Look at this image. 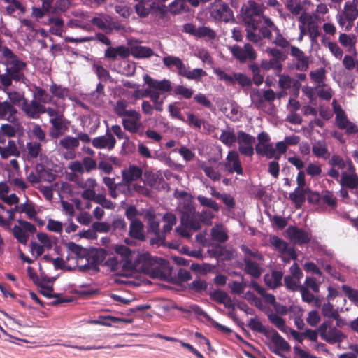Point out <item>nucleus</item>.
I'll list each match as a JSON object with an SVG mask.
<instances>
[{
	"mask_svg": "<svg viewBox=\"0 0 358 358\" xmlns=\"http://www.w3.org/2000/svg\"><path fill=\"white\" fill-rule=\"evenodd\" d=\"M43 1V8L50 13L57 14L63 13L69 8V0H41Z\"/></svg>",
	"mask_w": 358,
	"mask_h": 358,
	"instance_id": "nucleus-15",
	"label": "nucleus"
},
{
	"mask_svg": "<svg viewBox=\"0 0 358 358\" xmlns=\"http://www.w3.org/2000/svg\"><path fill=\"white\" fill-rule=\"evenodd\" d=\"M18 225H15L12 229L14 238L21 244H27L29 234L36 231V227L29 222L17 220Z\"/></svg>",
	"mask_w": 358,
	"mask_h": 358,
	"instance_id": "nucleus-7",
	"label": "nucleus"
},
{
	"mask_svg": "<svg viewBox=\"0 0 358 358\" xmlns=\"http://www.w3.org/2000/svg\"><path fill=\"white\" fill-rule=\"evenodd\" d=\"M68 27H76V28H80L83 30L90 31L92 30V25L89 22V20H80V19H73L71 20L68 24Z\"/></svg>",
	"mask_w": 358,
	"mask_h": 358,
	"instance_id": "nucleus-60",
	"label": "nucleus"
},
{
	"mask_svg": "<svg viewBox=\"0 0 358 358\" xmlns=\"http://www.w3.org/2000/svg\"><path fill=\"white\" fill-rule=\"evenodd\" d=\"M326 72V69L323 67L318 68L310 72V77L311 80L316 84L317 87L324 86Z\"/></svg>",
	"mask_w": 358,
	"mask_h": 358,
	"instance_id": "nucleus-45",
	"label": "nucleus"
},
{
	"mask_svg": "<svg viewBox=\"0 0 358 358\" xmlns=\"http://www.w3.org/2000/svg\"><path fill=\"white\" fill-rule=\"evenodd\" d=\"M211 299L216 302L223 304L226 308H230L233 307L231 299L227 293L221 290H215L210 294Z\"/></svg>",
	"mask_w": 358,
	"mask_h": 358,
	"instance_id": "nucleus-37",
	"label": "nucleus"
},
{
	"mask_svg": "<svg viewBox=\"0 0 358 358\" xmlns=\"http://www.w3.org/2000/svg\"><path fill=\"white\" fill-rule=\"evenodd\" d=\"M162 61L164 65L169 69H171L173 66L176 67L180 76L185 67V64L183 63L182 59L176 56H165L163 57Z\"/></svg>",
	"mask_w": 358,
	"mask_h": 358,
	"instance_id": "nucleus-32",
	"label": "nucleus"
},
{
	"mask_svg": "<svg viewBox=\"0 0 358 358\" xmlns=\"http://www.w3.org/2000/svg\"><path fill=\"white\" fill-rule=\"evenodd\" d=\"M287 233L292 241L299 244L306 243L310 239V235L308 232L295 227H288Z\"/></svg>",
	"mask_w": 358,
	"mask_h": 358,
	"instance_id": "nucleus-21",
	"label": "nucleus"
},
{
	"mask_svg": "<svg viewBox=\"0 0 358 358\" xmlns=\"http://www.w3.org/2000/svg\"><path fill=\"white\" fill-rule=\"evenodd\" d=\"M169 12L173 15H178L189 10L187 3L182 0H174L168 6Z\"/></svg>",
	"mask_w": 358,
	"mask_h": 358,
	"instance_id": "nucleus-51",
	"label": "nucleus"
},
{
	"mask_svg": "<svg viewBox=\"0 0 358 358\" xmlns=\"http://www.w3.org/2000/svg\"><path fill=\"white\" fill-rule=\"evenodd\" d=\"M122 174L123 181L129 184L141 178L142 170L136 166H130L129 168L123 170Z\"/></svg>",
	"mask_w": 358,
	"mask_h": 358,
	"instance_id": "nucleus-31",
	"label": "nucleus"
},
{
	"mask_svg": "<svg viewBox=\"0 0 358 358\" xmlns=\"http://www.w3.org/2000/svg\"><path fill=\"white\" fill-rule=\"evenodd\" d=\"M3 92L7 94L8 97L10 99V103H11L13 106H22V103L24 102V101L27 100L24 98L23 92L17 91H8L6 89H3Z\"/></svg>",
	"mask_w": 358,
	"mask_h": 358,
	"instance_id": "nucleus-53",
	"label": "nucleus"
},
{
	"mask_svg": "<svg viewBox=\"0 0 358 358\" xmlns=\"http://www.w3.org/2000/svg\"><path fill=\"white\" fill-rule=\"evenodd\" d=\"M59 145L63 150H74L79 146L80 143L76 137L67 136L59 141Z\"/></svg>",
	"mask_w": 358,
	"mask_h": 358,
	"instance_id": "nucleus-50",
	"label": "nucleus"
},
{
	"mask_svg": "<svg viewBox=\"0 0 358 358\" xmlns=\"http://www.w3.org/2000/svg\"><path fill=\"white\" fill-rule=\"evenodd\" d=\"M0 64L6 66V71L12 76L13 80L21 82L26 85H29V81L24 72L27 67L26 62L20 59L7 46L0 50Z\"/></svg>",
	"mask_w": 358,
	"mask_h": 358,
	"instance_id": "nucleus-3",
	"label": "nucleus"
},
{
	"mask_svg": "<svg viewBox=\"0 0 358 358\" xmlns=\"http://www.w3.org/2000/svg\"><path fill=\"white\" fill-rule=\"evenodd\" d=\"M224 166L229 173H236L238 175H243L239 155L235 150L228 152Z\"/></svg>",
	"mask_w": 358,
	"mask_h": 358,
	"instance_id": "nucleus-14",
	"label": "nucleus"
},
{
	"mask_svg": "<svg viewBox=\"0 0 358 358\" xmlns=\"http://www.w3.org/2000/svg\"><path fill=\"white\" fill-rule=\"evenodd\" d=\"M27 156L29 159L36 158L41 152V145L37 142H29L26 145Z\"/></svg>",
	"mask_w": 358,
	"mask_h": 358,
	"instance_id": "nucleus-62",
	"label": "nucleus"
},
{
	"mask_svg": "<svg viewBox=\"0 0 358 358\" xmlns=\"http://www.w3.org/2000/svg\"><path fill=\"white\" fill-rule=\"evenodd\" d=\"M278 85L283 90L293 88L294 90L299 91L301 87V83L299 80H296L287 74H278Z\"/></svg>",
	"mask_w": 358,
	"mask_h": 358,
	"instance_id": "nucleus-24",
	"label": "nucleus"
},
{
	"mask_svg": "<svg viewBox=\"0 0 358 358\" xmlns=\"http://www.w3.org/2000/svg\"><path fill=\"white\" fill-rule=\"evenodd\" d=\"M130 52L136 58H146L150 57L153 55V51L151 48L141 45L131 47Z\"/></svg>",
	"mask_w": 358,
	"mask_h": 358,
	"instance_id": "nucleus-47",
	"label": "nucleus"
},
{
	"mask_svg": "<svg viewBox=\"0 0 358 358\" xmlns=\"http://www.w3.org/2000/svg\"><path fill=\"white\" fill-rule=\"evenodd\" d=\"M143 96H146L150 98L151 101L155 105V109L157 111L162 112L163 110V103L164 98H160L159 92L150 87V89H146L145 90V94H143Z\"/></svg>",
	"mask_w": 358,
	"mask_h": 358,
	"instance_id": "nucleus-34",
	"label": "nucleus"
},
{
	"mask_svg": "<svg viewBox=\"0 0 358 358\" xmlns=\"http://www.w3.org/2000/svg\"><path fill=\"white\" fill-rule=\"evenodd\" d=\"M34 99L36 100L41 104H45L50 103L52 100L50 96L46 92V91L40 87H35V91L34 93Z\"/></svg>",
	"mask_w": 358,
	"mask_h": 358,
	"instance_id": "nucleus-55",
	"label": "nucleus"
},
{
	"mask_svg": "<svg viewBox=\"0 0 358 358\" xmlns=\"http://www.w3.org/2000/svg\"><path fill=\"white\" fill-rule=\"evenodd\" d=\"M210 16L215 20L225 22L234 20L233 12L225 3H215L210 8Z\"/></svg>",
	"mask_w": 358,
	"mask_h": 358,
	"instance_id": "nucleus-11",
	"label": "nucleus"
},
{
	"mask_svg": "<svg viewBox=\"0 0 358 358\" xmlns=\"http://www.w3.org/2000/svg\"><path fill=\"white\" fill-rule=\"evenodd\" d=\"M342 12L345 14V17L348 20L349 26H351L354 21L358 17V8L353 3V2H351L350 1H347L345 3Z\"/></svg>",
	"mask_w": 358,
	"mask_h": 358,
	"instance_id": "nucleus-39",
	"label": "nucleus"
},
{
	"mask_svg": "<svg viewBox=\"0 0 358 358\" xmlns=\"http://www.w3.org/2000/svg\"><path fill=\"white\" fill-rule=\"evenodd\" d=\"M199 215H196L192 205H188L187 211L183 212L181 217V224L176 229V232L182 237L189 238L192 231L200 229L198 220Z\"/></svg>",
	"mask_w": 358,
	"mask_h": 358,
	"instance_id": "nucleus-4",
	"label": "nucleus"
},
{
	"mask_svg": "<svg viewBox=\"0 0 358 358\" xmlns=\"http://www.w3.org/2000/svg\"><path fill=\"white\" fill-rule=\"evenodd\" d=\"M242 15L245 21L246 38L258 46L263 45L262 38H271V28L273 22L262 16L263 7L253 0H249L241 8Z\"/></svg>",
	"mask_w": 358,
	"mask_h": 358,
	"instance_id": "nucleus-2",
	"label": "nucleus"
},
{
	"mask_svg": "<svg viewBox=\"0 0 358 358\" xmlns=\"http://www.w3.org/2000/svg\"><path fill=\"white\" fill-rule=\"evenodd\" d=\"M322 313L324 317L329 318H338V312L334 308V306L327 302L324 303L322 308Z\"/></svg>",
	"mask_w": 358,
	"mask_h": 358,
	"instance_id": "nucleus-64",
	"label": "nucleus"
},
{
	"mask_svg": "<svg viewBox=\"0 0 358 358\" xmlns=\"http://www.w3.org/2000/svg\"><path fill=\"white\" fill-rule=\"evenodd\" d=\"M17 110L11 103L7 101H0V119L14 122L16 120Z\"/></svg>",
	"mask_w": 358,
	"mask_h": 358,
	"instance_id": "nucleus-20",
	"label": "nucleus"
},
{
	"mask_svg": "<svg viewBox=\"0 0 358 358\" xmlns=\"http://www.w3.org/2000/svg\"><path fill=\"white\" fill-rule=\"evenodd\" d=\"M237 135L234 129L227 127L222 129L219 140L226 146L231 147L236 141Z\"/></svg>",
	"mask_w": 358,
	"mask_h": 358,
	"instance_id": "nucleus-40",
	"label": "nucleus"
},
{
	"mask_svg": "<svg viewBox=\"0 0 358 358\" xmlns=\"http://www.w3.org/2000/svg\"><path fill=\"white\" fill-rule=\"evenodd\" d=\"M53 179L52 174H50L48 171L43 169V166L40 168L37 166L36 172H31L27 176V180L31 184H37L41 180L50 181Z\"/></svg>",
	"mask_w": 358,
	"mask_h": 358,
	"instance_id": "nucleus-25",
	"label": "nucleus"
},
{
	"mask_svg": "<svg viewBox=\"0 0 358 358\" xmlns=\"http://www.w3.org/2000/svg\"><path fill=\"white\" fill-rule=\"evenodd\" d=\"M89 22L96 25L99 29L105 31L111 29V18L106 15H99L89 20Z\"/></svg>",
	"mask_w": 358,
	"mask_h": 358,
	"instance_id": "nucleus-33",
	"label": "nucleus"
},
{
	"mask_svg": "<svg viewBox=\"0 0 358 358\" xmlns=\"http://www.w3.org/2000/svg\"><path fill=\"white\" fill-rule=\"evenodd\" d=\"M229 50L233 57L238 60L241 63L247 61H254L257 57V54L252 45L250 43H245L243 47L238 45L229 46Z\"/></svg>",
	"mask_w": 358,
	"mask_h": 358,
	"instance_id": "nucleus-9",
	"label": "nucleus"
},
{
	"mask_svg": "<svg viewBox=\"0 0 358 358\" xmlns=\"http://www.w3.org/2000/svg\"><path fill=\"white\" fill-rule=\"evenodd\" d=\"M272 43L282 48L284 50L289 49L290 43L280 33L279 29L274 25L271 28V38H268Z\"/></svg>",
	"mask_w": 358,
	"mask_h": 358,
	"instance_id": "nucleus-27",
	"label": "nucleus"
},
{
	"mask_svg": "<svg viewBox=\"0 0 358 358\" xmlns=\"http://www.w3.org/2000/svg\"><path fill=\"white\" fill-rule=\"evenodd\" d=\"M270 243L280 253L287 255L289 259H294L296 258V253L293 248H289L287 243L276 236H273L270 238Z\"/></svg>",
	"mask_w": 358,
	"mask_h": 358,
	"instance_id": "nucleus-19",
	"label": "nucleus"
},
{
	"mask_svg": "<svg viewBox=\"0 0 358 358\" xmlns=\"http://www.w3.org/2000/svg\"><path fill=\"white\" fill-rule=\"evenodd\" d=\"M50 91L53 96L62 99L67 97L69 94V90L67 87L55 83L50 85Z\"/></svg>",
	"mask_w": 358,
	"mask_h": 358,
	"instance_id": "nucleus-57",
	"label": "nucleus"
},
{
	"mask_svg": "<svg viewBox=\"0 0 358 358\" xmlns=\"http://www.w3.org/2000/svg\"><path fill=\"white\" fill-rule=\"evenodd\" d=\"M21 109L29 117L37 119L41 114L45 113L47 108L36 100L33 99L29 102L27 99L22 103Z\"/></svg>",
	"mask_w": 358,
	"mask_h": 358,
	"instance_id": "nucleus-12",
	"label": "nucleus"
},
{
	"mask_svg": "<svg viewBox=\"0 0 358 358\" xmlns=\"http://www.w3.org/2000/svg\"><path fill=\"white\" fill-rule=\"evenodd\" d=\"M185 122L189 125L192 126L197 129H200L202 125L203 127H206V122L190 112L187 113V120Z\"/></svg>",
	"mask_w": 358,
	"mask_h": 358,
	"instance_id": "nucleus-61",
	"label": "nucleus"
},
{
	"mask_svg": "<svg viewBox=\"0 0 358 358\" xmlns=\"http://www.w3.org/2000/svg\"><path fill=\"white\" fill-rule=\"evenodd\" d=\"M199 167L203 171L206 176L213 181H218L221 178V173L218 169L207 163L203 162L199 164Z\"/></svg>",
	"mask_w": 358,
	"mask_h": 358,
	"instance_id": "nucleus-44",
	"label": "nucleus"
},
{
	"mask_svg": "<svg viewBox=\"0 0 358 358\" xmlns=\"http://www.w3.org/2000/svg\"><path fill=\"white\" fill-rule=\"evenodd\" d=\"M244 262L245 264V271L248 274L255 278H257L261 275L263 270L259 264L249 257L245 258Z\"/></svg>",
	"mask_w": 358,
	"mask_h": 358,
	"instance_id": "nucleus-36",
	"label": "nucleus"
},
{
	"mask_svg": "<svg viewBox=\"0 0 358 358\" xmlns=\"http://www.w3.org/2000/svg\"><path fill=\"white\" fill-rule=\"evenodd\" d=\"M116 140L108 129L106 135L94 138L92 141V145L98 149H108L111 150L114 148Z\"/></svg>",
	"mask_w": 358,
	"mask_h": 358,
	"instance_id": "nucleus-16",
	"label": "nucleus"
},
{
	"mask_svg": "<svg viewBox=\"0 0 358 358\" xmlns=\"http://www.w3.org/2000/svg\"><path fill=\"white\" fill-rule=\"evenodd\" d=\"M211 237L213 240L220 243H223L228 239L226 229L220 224L215 225L212 228Z\"/></svg>",
	"mask_w": 358,
	"mask_h": 358,
	"instance_id": "nucleus-48",
	"label": "nucleus"
},
{
	"mask_svg": "<svg viewBox=\"0 0 358 358\" xmlns=\"http://www.w3.org/2000/svg\"><path fill=\"white\" fill-rule=\"evenodd\" d=\"M317 15H310L308 13H303L300 15L299 20L300 23L303 24L308 31L319 27L317 22Z\"/></svg>",
	"mask_w": 358,
	"mask_h": 358,
	"instance_id": "nucleus-43",
	"label": "nucleus"
},
{
	"mask_svg": "<svg viewBox=\"0 0 358 358\" xmlns=\"http://www.w3.org/2000/svg\"><path fill=\"white\" fill-rule=\"evenodd\" d=\"M248 327L252 331L258 332V333H261V334H264L265 336L271 331V329L266 328L257 318H250L248 322Z\"/></svg>",
	"mask_w": 358,
	"mask_h": 358,
	"instance_id": "nucleus-54",
	"label": "nucleus"
},
{
	"mask_svg": "<svg viewBox=\"0 0 358 358\" xmlns=\"http://www.w3.org/2000/svg\"><path fill=\"white\" fill-rule=\"evenodd\" d=\"M129 235L135 238L143 240V224L139 220H133L129 226Z\"/></svg>",
	"mask_w": 358,
	"mask_h": 358,
	"instance_id": "nucleus-41",
	"label": "nucleus"
},
{
	"mask_svg": "<svg viewBox=\"0 0 358 358\" xmlns=\"http://www.w3.org/2000/svg\"><path fill=\"white\" fill-rule=\"evenodd\" d=\"M206 75V72L202 69L196 68L190 70L189 67L185 66L180 76L186 78L188 80L199 81Z\"/></svg>",
	"mask_w": 358,
	"mask_h": 358,
	"instance_id": "nucleus-42",
	"label": "nucleus"
},
{
	"mask_svg": "<svg viewBox=\"0 0 358 358\" xmlns=\"http://www.w3.org/2000/svg\"><path fill=\"white\" fill-rule=\"evenodd\" d=\"M234 85L238 83L241 87H250L252 85L251 79L243 73H234Z\"/></svg>",
	"mask_w": 358,
	"mask_h": 358,
	"instance_id": "nucleus-63",
	"label": "nucleus"
},
{
	"mask_svg": "<svg viewBox=\"0 0 358 358\" xmlns=\"http://www.w3.org/2000/svg\"><path fill=\"white\" fill-rule=\"evenodd\" d=\"M319 332L321 338L331 344L340 343L344 338L343 333L333 327L332 322L329 320L324 321L320 325Z\"/></svg>",
	"mask_w": 358,
	"mask_h": 358,
	"instance_id": "nucleus-8",
	"label": "nucleus"
},
{
	"mask_svg": "<svg viewBox=\"0 0 358 358\" xmlns=\"http://www.w3.org/2000/svg\"><path fill=\"white\" fill-rule=\"evenodd\" d=\"M266 52L272 57V59L280 62L285 61L287 58V52L285 50H280L276 48H267Z\"/></svg>",
	"mask_w": 358,
	"mask_h": 358,
	"instance_id": "nucleus-58",
	"label": "nucleus"
},
{
	"mask_svg": "<svg viewBox=\"0 0 358 358\" xmlns=\"http://www.w3.org/2000/svg\"><path fill=\"white\" fill-rule=\"evenodd\" d=\"M290 54L296 60V69L305 71L308 69L309 59L304 52L296 46H290Z\"/></svg>",
	"mask_w": 358,
	"mask_h": 358,
	"instance_id": "nucleus-18",
	"label": "nucleus"
},
{
	"mask_svg": "<svg viewBox=\"0 0 358 358\" xmlns=\"http://www.w3.org/2000/svg\"><path fill=\"white\" fill-rule=\"evenodd\" d=\"M268 318L271 323L278 328L280 331L288 334L296 338L299 335L296 330L289 328L286 325L285 320L275 313H271L268 315Z\"/></svg>",
	"mask_w": 358,
	"mask_h": 358,
	"instance_id": "nucleus-17",
	"label": "nucleus"
},
{
	"mask_svg": "<svg viewBox=\"0 0 358 358\" xmlns=\"http://www.w3.org/2000/svg\"><path fill=\"white\" fill-rule=\"evenodd\" d=\"M20 128V126L19 124H3L0 127L1 132H3V134L8 138L15 136Z\"/></svg>",
	"mask_w": 358,
	"mask_h": 358,
	"instance_id": "nucleus-59",
	"label": "nucleus"
},
{
	"mask_svg": "<svg viewBox=\"0 0 358 358\" xmlns=\"http://www.w3.org/2000/svg\"><path fill=\"white\" fill-rule=\"evenodd\" d=\"M328 164L329 166L332 167H337L338 169H341L343 171H348L350 170V164L351 165H354L352 160L349 158L346 159H343L338 155H333L331 157L330 156L328 159Z\"/></svg>",
	"mask_w": 358,
	"mask_h": 358,
	"instance_id": "nucleus-30",
	"label": "nucleus"
},
{
	"mask_svg": "<svg viewBox=\"0 0 358 358\" xmlns=\"http://www.w3.org/2000/svg\"><path fill=\"white\" fill-rule=\"evenodd\" d=\"M17 210L21 213H25L28 218L34 219L37 215V211L35 208V205L31 202H26L23 204H21Z\"/></svg>",
	"mask_w": 358,
	"mask_h": 358,
	"instance_id": "nucleus-56",
	"label": "nucleus"
},
{
	"mask_svg": "<svg viewBox=\"0 0 358 358\" xmlns=\"http://www.w3.org/2000/svg\"><path fill=\"white\" fill-rule=\"evenodd\" d=\"M144 80L150 88L158 92H169L171 90V83L169 80L164 79L162 80H157L152 78L149 76H145Z\"/></svg>",
	"mask_w": 358,
	"mask_h": 358,
	"instance_id": "nucleus-22",
	"label": "nucleus"
},
{
	"mask_svg": "<svg viewBox=\"0 0 358 358\" xmlns=\"http://www.w3.org/2000/svg\"><path fill=\"white\" fill-rule=\"evenodd\" d=\"M268 341L266 343L270 350L278 355L282 352H288L291 350L289 344L273 329L265 336Z\"/></svg>",
	"mask_w": 358,
	"mask_h": 358,
	"instance_id": "nucleus-6",
	"label": "nucleus"
},
{
	"mask_svg": "<svg viewBox=\"0 0 358 358\" xmlns=\"http://www.w3.org/2000/svg\"><path fill=\"white\" fill-rule=\"evenodd\" d=\"M339 183L342 187L358 189V175L354 165L350 164V170L343 171L341 173Z\"/></svg>",
	"mask_w": 358,
	"mask_h": 358,
	"instance_id": "nucleus-13",
	"label": "nucleus"
},
{
	"mask_svg": "<svg viewBox=\"0 0 358 358\" xmlns=\"http://www.w3.org/2000/svg\"><path fill=\"white\" fill-rule=\"evenodd\" d=\"M110 131L119 138V139H124L125 141L122 143V148L127 149L128 148L129 151L131 152V148H130V145H133L131 142H130L129 136L125 134V132L122 129L121 127L117 124L113 125L111 127Z\"/></svg>",
	"mask_w": 358,
	"mask_h": 358,
	"instance_id": "nucleus-46",
	"label": "nucleus"
},
{
	"mask_svg": "<svg viewBox=\"0 0 358 358\" xmlns=\"http://www.w3.org/2000/svg\"><path fill=\"white\" fill-rule=\"evenodd\" d=\"M328 164L329 166L332 167H337L338 169H341L343 171H348L350 170V164L351 165H354L352 160L349 158L346 159H343L338 155H333L331 157L330 156L328 159Z\"/></svg>",
	"mask_w": 358,
	"mask_h": 358,
	"instance_id": "nucleus-28",
	"label": "nucleus"
},
{
	"mask_svg": "<svg viewBox=\"0 0 358 358\" xmlns=\"http://www.w3.org/2000/svg\"><path fill=\"white\" fill-rule=\"evenodd\" d=\"M312 152L317 157L327 160L330 157V152L325 140H318L313 143Z\"/></svg>",
	"mask_w": 358,
	"mask_h": 358,
	"instance_id": "nucleus-23",
	"label": "nucleus"
},
{
	"mask_svg": "<svg viewBox=\"0 0 358 358\" xmlns=\"http://www.w3.org/2000/svg\"><path fill=\"white\" fill-rule=\"evenodd\" d=\"M328 164L329 166L332 167H337L338 169H341L343 171H348L350 170V164L351 165H354L352 160L349 158L346 159H343L338 155H333L331 157L330 156L328 159Z\"/></svg>",
	"mask_w": 358,
	"mask_h": 358,
	"instance_id": "nucleus-29",
	"label": "nucleus"
},
{
	"mask_svg": "<svg viewBox=\"0 0 358 358\" xmlns=\"http://www.w3.org/2000/svg\"><path fill=\"white\" fill-rule=\"evenodd\" d=\"M129 106V102L123 99L117 100L113 105V110L115 113L120 117H125L129 115L130 112H134L135 110L127 109Z\"/></svg>",
	"mask_w": 358,
	"mask_h": 358,
	"instance_id": "nucleus-35",
	"label": "nucleus"
},
{
	"mask_svg": "<svg viewBox=\"0 0 358 358\" xmlns=\"http://www.w3.org/2000/svg\"><path fill=\"white\" fill-rule=\"evenodd\" d=\"M264 282L271 289H275L281 285L282 273L280 271H273L264 275Z\"/></svg>",
	"mask_w": 358,
	"mask_h": 358,
	"instance_id": "nucleus-38",
	"label": "nucleus"
},
{
	"mask_svg": "<svg viewBox=\"0 0 358 358\" xmlns=\"http://www.w3.org/2000/svg\"><path fill=\"white\" fill-rule=\"evenodd\" d=\"M299 292L301 294V297L303 301L308 303H314L316 306H320V301L318 298L315 297L304 285L299 287Z\"/></svg>",
	"mask_w": 358,
	"mask_h": 358,
	"instance_id": "nucleus-52",
	"label": "nucleus"
},
{
	"mask_svg": "<svg viewBox=\"0 0 358 358\" xmlns=\"http://www.w3.org/2000/svg\"><path fill=\"white\" fill-rule=\"evenodd\" d=\"M45 110L49 117V122L52 126L50 135L54 138L59 137L64 133L69 126V122L64 116L63 110L48 107Z\"/></svg>",
	"mask_w": 358,
	"mask_h": 358,
	"instance_id": "nucleus-5",
	"label": "nucleus"
},
{
	"mask_svg": "<svg viewBox=\"0 0 358 358\" xmlns=\"http://www.w3.org/2000/svg\"><path fill=\"white\" fill-rule=\"evenodd\" d=\"M117 252L124 256L123 262L118 264L115 259H110L108 264L113 266V271L117 270L120 265L131 271L150 273L153 278H162L168 267L166 260L151 257L148 252L136 255L125 246L119 247Z\"/></svg>",
	"mask_w": 358,
	"mask_h": 358,
	"instance_id": "nucleus-1",
	"label": "nucleus"
},
{
	"mask_svg": "<svg viewBox=\"0 0 358 358\" xmlns=\"http://www.w3.org/2000/svg\"><path fill=\"white\" fill-rule=\"evenodd\" d=\"M20 155V150L15 141L9 140L6 145H0V156L2 159H8L10 157H18Z\"/></svg>",
	"mask_w": 358,
	"mask_h": 358,
	"instance_id": "nucleus-26",
	"label": "nucleus"
},
{
	"mask_svg": "<svg viewBox=\"0 0 358 358\" xmlns=\"http://www.w3.org/2000/svg\"><path fill=\"white\" fill-rule=\"evenodd\" d=\"M141 115L138 111L130 112L129 115L122 119L124 129L131 134L143 136V125L141 122Z\"/></svg>",
	"mask_w": 358,
	"mask_h": 358,
	"instance_id": "nucleus-10",
	"label": "nucleus"
},
{
	"mask_svg": "<svg viewBox=\"0 0 358 358\" xmlns=\"http://www.w3.org/2000/svg\"><path fill=\"white\" fill-rule=\"evenodd\" d=\"M337 126L341 129L345 130L348 134H354L358 132V127L350 122L347 116L336 122Z\"/></svg>",
	"mask_w": 358,
	"mask_h": 358,
	"instance_id": "nucleus-49",
	"label": "nucleus"
}]
</instances>
